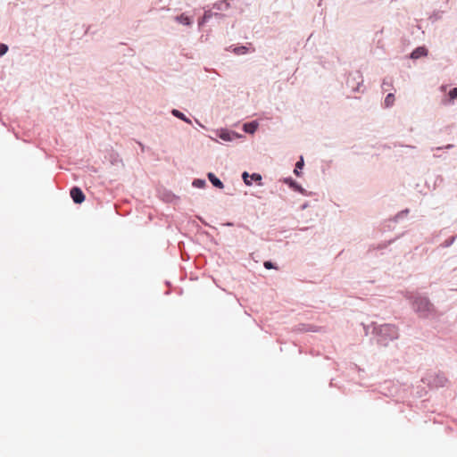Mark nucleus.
<instances>
[{"instance_id":"obj_1","label":"nucleus","mask_w":457,"mask_h":457,"mask_svg":"<svg viewBox=\"0 0 457 457\" xmlns=\"http://www.w3.org/2000/svg\"><path fill=\"white\" fill-rule=\"evenodd\" d=\"M415 310L423 315L433 311V305L427 297H417L413 303Z\"/></svg>"},{"instance_id":"obj_2","label":"nucleus","mask_w":457,"mask_h":457,"mask_svg":"<svg viewBox=\"0 0 457 457\" xmlns=\"http://www.w3.org/2000/svg\"><path fill=\"white\" fill-rule=\"evenodd\" d=\"M71 196L76 204H81L85 200V195L79 187L71 188Z\"/></svg>"},{"instance_id":"obj_3","label":"nucleus","mask_w":457,"mask_h":457,"mask_svg":"<svg viewBox=\"0 0 457 457\" xmlns=\"http://www.w3.org/2000/svg\"><path fill=\"white\" fill-rule=\"evenodd\" d=\"M380 331L383 333H388L390 335L391 339L397 337V331L395 326L383 325L380 328Z\"/></svg>"},{"instance_id":"obj_4","label":"nucleus","mask_w":457,"mask_h":457,"mask_svg":"<svg viewBox=\"0 0 457 457\" xmlns=\"http://www.w3.org/2000/svg\"><path fill=\"white\" fill-rule=\"evenodd\" d=\"M428 54V50L424 46H420L412 51L411 57L412 59H418Z\"/></svg>"},{"instance_id":"obj_5","label":"nucleus","mask_w":457,"mask_h":457,"mask_svg":"<svg viewBox=\"0 0 457 457\" xmlns=\"http://www.w3.org/2000/svg\"><path fill=\"white\" fill-rule=\"evenodd\" d=\"M208 178L214 187L223 188V183L214 174L209 173Z\"/></svg>"},{"instance_id":"obj_6","label":"nucleus","mask_w":457,"mask_h":457,"mask_svg":"<svg viewBox=\"0 0 457 457\" xmlns=\"http://www.w3.org/2000/svg\"><path fill=\"white\" fill-rule=\"evenodd\" d=\"M176 21L184 25H191L192 21L189 17L185 14H181L176 17Z\"/></svg>"},{"instance_id":"obj_7","label":"nucleus","mask_w":457,"mask_h":457,"mask_svg":"<svg viewBox=\"0 0 457 457\" xmlns=\"http://www.w3.org/2000/svg\"><path fill=\"white\" fill-rule=\"evenodd\" d=\"M244 129L247 133H253L257 129V124L255 122H250L244 125Z\"/></svg>"},{"instance_id":"obj_8","label":"nucleus","mask_w":457,"mask_h":457,"mask_svg":"<svg viewBox=\"0 0 457 457\" xmlns=\"http://www.w3.org/2000/svg\"><path fill=\"white\" fill-rule=\"evenodd\" d=\"M395 102V96L394 94H388L385 99V105L386 107H390L394 104Z\"/></svg>"},{"instance_id":"obj_9","label":"nucleus","mask_w":457,"mask_h":457,"mask_svg":"<svg viewBox=\"0 0 457 457\" xmlns=\"http://www.w3.org/2000/svg\"><path fill=\"white\" fill-rule=\"evenodd\" d=\"M172 114L185 121H187V123H191V120L189 119H187L182 112H180L179 111L174 109L172 110Z\"/></svg>"},{"instance_id":"obj_10","label":"nucleus","mask_w":457,"mask_h":457,"mask_svg":"<svg viewBox=\"0 0 457 457\" xmlns=\"http://www.w3.org/2000/svg\"><path fill=\"white\" fill-rule=\"evenodd\" d=\"M303 157H301V158H300V160H299V161L296 162V164H295V173L296 175H299V173H298V170H298V169H302V168H303Z\"/></svg>"},{"instance_id":"obj_11","label":"nucleus","mask_w":457,"mask_h":457,"mask_svg":"<svg viewBox=\"0 0 457 457\" xmlns=\"http://www.w3.org/2000/svg\"><path fill=\"white\" fill-rule=\"evenodd\" d=\"M449 98L450 100H454L457 98V87H454L452 90H450Z\"/></svg>"},{"instance_id":"obj_12","label":"nucleus","mask_w":457,"mask_h":457,"mask_svg":"<svg viewBox=\"0 0 457 457\" xmlns=\"http://www.w3.org/2000/svg\"><path fill=\"white\" fill-rule=\"evenodd\" d=\"M8 50V47L4 44H0V56L4 54Z\"/></svg>"},{"instance_id":"obj_13","label":"nucleus","mask_w":457,"mask_h":457,"mask_svg":"<svg viewBox=\"0 0 457 457\" xmlns=\"http://www.w3.org/2000/svg\"><path fill=\"white\" fill-rule=\"evenodd\" d=\"M248 173L247 172H244L243 173V179H244V182L247 185V186H251V181L249 180L248 179Z\"/></svg>"},{"instance_id":"obj_14","label":"nucleus","mask_w":457,"mask_h":457,"mask_svg":"<svg viewBox=\"0 0 457 457\" xmlns=\"http://www.w3.org/2000/svg\"><path fill=\"white\" fill-rule=\"evenodd\" d=\"M251 179L255 180V181H261L262 180V176L258 173H253L252 176H251Z\"/></svg>"},{"instance_id":"obj_15","label":"nucleus","mask_w":457,"mask_h":457,"mask_svg":"<svg viewBox=\"0 0 457 457\" xmlns=\"http://www.w3.org/2000/svg\"><path fill=\"white\" fill-rule=\"evenodd\" d=\"M235 52L237 54H245L246 52V48L245 46H242L240 48H236L235 49Z\"/></svg>"},{"instance_id":"obj_16","label":"nucleus","mask_w":457,"mask_h":457,"mask_svg":"<svg viewBox=\"0 0 457 457\" xmlns=\"http://www.w3.org/2000/svg\"><path fill=\"white\" fill-rule=\"evenodd\" d=\"M264 267H265L266 269H269V270H270V269H272V268H273V264H272L270 262H264Z\"/></svg>"},{"instance_id":"obj_17","label":"nucleus","mask_w":457,"mask_h":457,"mask_svg":"<svg viewBox=\"0 0 457 457\" xmlns=\"http://www.w3.org/2000/svg\"><path fill=\"white\" fill-rule=\"evenodd\" d=\"M208 17H209V15H207V13H205L204 16L203 17L202 21H200L199 24L201 25L202 23H204Z\"/></svg>"}]
</instances>
